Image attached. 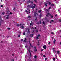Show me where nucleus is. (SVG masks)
<instances>
[{"instance_id": "nucleus-1", "label": "nucleus", "mask_w": 61, "mask_h": 61, "mask_svg": "<svg viewBox=\"0 0 61 61\" xmlns=\"http://www.w3.org/2000/svg\"><path fill=\"white\" fill-rule=\"evenodd\" d=\"M35 6L32 7L31 6V5H28L27 8V9L29 10L30 9V8H32L33 9H34V8H35Z\"/></svg>"}, {"instance_id": "nucleus-2", "label": "nucleus", "mask_w": 61, "mask_h": 61, "mask_svg": "<svg viewBox=\"0 0 61 61\" xmlns=\"http://www.w3.org/2000/svg\"><path fill=\"white\" fill-rule=\"evenodd\" d=\"M24 24L22 25L21 24H20V25H19V24H17V26H21V25H22V26H23V25H24Z\"/></svg>"}, {"instance_id": "nucleus-3", "label": "nucleus", "mask_w": 61, "mask_h": 61, "mask_svg": "<svg viewBox=\"0 0 61 61\" xmlns=\"http://www.w3.org/2000/svg\"><path fill=\"white\" fill-rule=\"evenodd\" d=\"M29 42L30 44V46H31L32 47H33V46H32V44L30 43V40L29 41Z\"/></svg>"}, {"instance_id": "nucleus-4", "label": "nucleus", "mask_w": 61, "mask_h": 61, "mask_svg": "<svg viewBox=\"0 0 61 61\" xmlns=\"http://www.w3.org/2000/svg\"><path fill=\"white\" fill-rule=\"evenodd\" d=\"M43 48H44V49H46V46L45 45L44 46H43Z\"/></svg>"}, {"instance_id": "nucleus-5", "label": "nucleus", "mask_w": 61, "mask_h": 61, "mask_svg": "<svg viewBox=\"0 0 61 61\" xmlns=\"http://www.w3.org/2000/svg\"><path fill=\"white\" fill-rule=\"evenodd\" d=\"M36 15H38V14H37V13H35L34 14V16H36Z\"/></svg>"}, {"instance_id": "nucleus-6", "label": "nucleus", "mask_w": 61, "mask_h": 61, "mask_svg": "<svg viewBox=\"0 0 61 61\" xmlns=\"http://www.w3.org/2000/svg\"><path fill=\"white\" fill-rule=\"evenodd\" d=\"M57 53L58 55L60 54V51H57Z\"/></svg>"}, {"instance_id": "nucleus-7", "label": "nucleus", "mask_w": 61, "mask_h": 61, "mask_svg": "<svg viewBox=\"0 0 61 61\" xmlns=\"http://www.w3.org/2000/svg\"><path fill=\"white\" fill-rule=\"evenodd\" d=\"M27 29H28V31L29 33V34L30 33V31H29V30H30V29L29 28H27Z\"/></svg>"}, {"instance_id": "nucleus-8", "label": "nucleus", "mask_w": 61, "mask_h": 61, "mask_svg": "<svg viewBox=\"0 0 61 61\" xmlns=\"http://www.w3.org/2000/svg\"><path fill=\"white\" fill-rule=\"evenodd\" d=\"M34 57L35 59L37 58V56L36 55H35Z\"/></svg>"}, {"instance_id": "nucleus-9", "label": "nucleus", "mask_w": 61, "mask_h": 61, "mask_svg": "<svg viewBox=\"0 0 61 61\" xmlns=\"http://www.w3.org/2000/svg\"><path fill=\"white\" fill-rule=\"evenodd\" d=\"M56 41V39H54V40L53 41V43L54 44H55Z\"/></svg>"}, {"instance_id": "nucleus-10", "label": "nucleus", "mask_w": 61, "mask_h": 61, "mask_svg": "<svg viewBox=\"0 0 61 61\" xmlns=\"http://www.w3.org/2000/svg\"><path fill=\"white\" fill-rule=\"evenodd\" d=\"M39 16L40 17H41V16H42V13H40V14L39 15Z\"/></svg>"}, {"instance_id": "nucleus-11", "label": "nucleus", "mask_w": 61, "mask_h": 61, "mask_svg": "<svg viewBox=\"0 0 61 61\" xmlns=\"http://www.w3.org/2000/svg\"><path fill=\"white\" fill-rule=\"evenodd\" d=\"M25 12H26L27 14H28V11H27V10H26Z\"/></svg>"}, {"instance_id": "nucleus-12", "label": "nucleus", "mask_w": 61, "mask_h": 61, "mask_svg": "<svg viewBox=\"0 0 61 61\" xmlns=\"http://www.w3.org/2000/svg\"><path fill=\"white\" fill-rule=\"evenodd\" d=\"M34 36V35L33 34H32L30 35V36L31 37H33Z\"/></svg>"}, {"instance_id": "nucleus-13", "label": "nucleus", "mask_w": 61, "mask_h": 61, "mask_svg": "<svg viewBox=\"0 0 61 61\" xmlns=\"http://www.w3.org/2000/svg\"><path fill=\"white\" fill-rule=\"evenodd\" d=\"M41 12H42V10H41L38 11V12L40 13H41Z\"/></svg>"}, {"instance_id": "nucleus-14", "label": "nucleus", "mask_w": 61, "mask_h": 61, "mask_svg": "<svg viewBox=\"0 0 61 61\" xmlns=\"http://www.w3.org/2000/svg\"><path fill=\"white\" fill-rule=\"evenodd\" d=\"M48 4V3H45V6L46 7L47 6V5Z\"/></svg>"}, {"instance_id": "nucleus-15", "label": "nucleus", "mask_w": 61, "mask_h": 61, "mask_svg": "<svg viewBox=\"0 0 61 61\" xmlns=\"http://www.w3.org/2000/svg\"><path fill=\"white\" fill-rule=\"evenodd\" d=\"M27 2V3H31V1L30 0H28Z\"/></svg>"}, {"instance_id": "nucleus-16", "label": "nucleus", "mask_w": 61, "mask_h": 61, "mask_svg": "<svg viewBox=\"0 0 61 61\" xmlns=\"http://www.w3.org/2000/svg\"><path fill=\"white\" fill-rule=\"evenodd\" d=\"M30 57H31V56H32V54H31V53H30Z\"/></svg>"}, {"instance_id": "nucleus-17", "label": "nucleus", "mask_w": 61, "mask_h": 61, "mask_svg": "<svg viewBox=\"0 0 61 61\" xmlns=\"http://www.w3.org/2000/svg\"><path fill=\"white\" fill-rule=\"evenodd\" d=\"M34 51L35 52H36V51H37V49L35 50H34Z\"/></svg>"}, {"instance_id": "nucleus-18", "label": "nucleus", "mask_w": 61, "mask_h": 61, "mask_svg": "<svg viewBox=\"0 0 61 61\" xmlns=\"http://www.w3.org/2000/svg\"><path fill=\"white\" fill-rule=\"evenodd\" d=\"M12 14V12H10V14H9V15H10L11 14Z\"/></svg>"}, {"instance_id": "nucleus-19", "label": "nucleus", "mask_w": 61, "mask_h": 61, "mask_svg": "<svg viewBox=\"0 0 61 61\" xmlns=\"http://www.w3.org/2000/svg\"><path fill=\"white\" fill-rule=\"evenodd\" d=\"M31 16H29L28 17V18H31Z\"/></svg>"}, {"instance_id": "nucleus-20", "label": "nucleus", "mask_w": 61, "mask_h": 61, "mask_svg": "<svg viewBox=\"0 0 61 61\" xmlns=\"http://www.w3.org/2000/svg\"><path fill=\"white\" fill-rule=\"evenodd\" d=\"M55 5H54V4H52L51 5V6H54Z\"/></svg>"}, {"instance_id": "nucleus-21", "label": "nucleus", "mask_w": 61, "mask_h": 61, "mask_svg": "<svg viewBox=\"0 0 61 61\" xmlns=\"http://www.w3.org/2000/svg\"><path fill=\"white\" fill-rule=\"evenodd\" d=\"M5 12H3L2 13V14H3V15L5 14Z\"/></svg>"}, {"instance_id": "nucleus-22", "label": "nucleus", "mask_w": 61, "mask_h": 61, "mask_svg": "<svg viewBox=\"0 0 61 61\" xmlns=\"http://www.w3.org/2000/svg\"><path fill=\"white\" fill-rule=\"evenodd\" d=\"M53 60L54 61H55V60H56V59L55 58H53Z\"/></svg>"}, {"instance_id": "nucleus-23", "label": "nucleus", "mask_w": 61, "mask_h": 61, "mask_svg": "<svg viewBox=\"0 0 61 61\" xmlns=\"http://www.w3.org/2000/svg\"><path fill=\"white\" fill-rule=\"evenodd\" d=\"M51 34H52V35H54V33L53 32H52L51 33Z\"/></svg>"}, {"instance_id": "nucleus-24", "label": "nucleus", "mask_w": 61, "mask_h": 61, "mask_svg": "<svg viewBox=\"0 0 61 61\" xmlns=\"http://www.w3.org/2000/svg\"><path fill=\"white\" fill-rule=\"evenodd\" d=\"M32 28L33 29H36V28H35V27H32Z\"/></svg>"}, {"instance_id": "nucleus-25", "label": "nucleus", "mask_w": 61, "mask_h": 61, "mask_svg": "<svg viewBox=\"0 0 61 61\" xmlns=\"http://www.w3.org/2000/svg\"><path fill=\"white\" fill-rule=\"evenodd\" d=\"M34 1H35L36 3H37V1L36 0H34Z\"/></svg>"}, {"instance_id": "nucleus-26", "label": "nucleus", "mask_w": 61, "mask_h": 61, "mask_svg": "<svg viewBox=\"0 0 61 61\" xmlns=\"http://www.w3.org/2000/svg\"><path fill=\"white\" fill-rule=\"evenodd\" d=\"M21 27H22V28L23 29H24V26H21Z\"/></svg>"}, {"instance_id": "nucleus-27", "label": "nucleus", "mask_w": 61, "mask_h": 61, "mask_svg": "<svg viewBox=\"0 0 61 61\" xmlns=\"http://www.w3.org/2000/svg\"><path fill=\"white\" fill-rule=\"evenodd\" d=\"M13 10H14V11H15V8L14 7L13 9Z\"/></svg>"}, {"instance_id": "nucleus-28", "label": "nucleus", "mask_w": 61, "mask_h": 61, "mask_svg": "<svg viewBox=\"0 0 61 61\" xmlns=\"http://www.w3.org/2000/svg\"><path fill=\"white\" fill-rule=\"evenodd\" d=\"M23 35H25V32H24V33H23Z\"/></svg>"}, {"instance_id": "nucleus-29", "label": "nucleus", "mask_w": 61, "mask_h": 61, "mask_svg": "<svg viewBox=\"0 0 61 61\" xmlns=\"http://www.w3.org/2000/svg\"><path fill=\"white\" fill-rule=\"evenodd\" d=\"M8 29L9 30H10L11 29V28H8Z\"/></svg>"}, {"instance_id": "nucleus-30", "label": "nucleus", "mask_w": 61, "mask_h": 61, "mask_svg": "<svg viewBox=\"0 0 61 61\" xmlns=\"http://www.w3.org/2000/svg\"><path fill=\"white\" fill-rule=\"evenodd\" d=\"M46 55H43V57H46Z\"/></svg>"}, {"instance_id": "nucleus-31", "label": "nucleus", "mask_w": 61, "mask_h": 61, "mask_svg": "<svg viewBox=\"0 0 61 61\" xmlns=\"http://www.w3.org/2000/svg\"><path fill=\"white\" fill-rule=\"evenodd\" d=\"M57 16V14H56L55 15V17H56V16Z\"/></svg>"}, {"instance_id": "nucleus-32", "label": "nucleus", "mask_w": 61, "mask_h": 61, "mask_svg": "<svg viewBox=\"0 0 61 61\" xmlns=\"http://www.w3.org/2000/svg\"><path fill=\"white\" fill-rule=\"evenodd\" d=\"M3 6H4L3 5H1V7H3Z\"/></svg>"}, {"instance_id": "nucleus-33", "label": "nucleus", "mask_w": 61, "mask_h": 61, "mask_svg": "<svg viewBox=\"0 0 61 61\" xmlns=\"http://www.w3.org/2000/svg\"><path fill=\"white\" fill-rule=\"evenodd\" d=\"M6 16H7V17H8L9 16V15H6Z\"/></svg>"}, {"instance_id": "nucleus-34", "label": "nucleus", "mask_w": 61, "mask_h": 61, "mask_svg": "<svg viewBox=\"0 0 61 61\" xmlns=\"http://www.w3.org/2000/svg\"><path fill=\"white\" fill-rule=\"evenodd\" d=\"M41 52H43V49H42L41 50Z\"/></svg>"}, {"instance_id": "nucleus-35", "label": "nucleus", "mask_w": 61, "mask_h": 61, "mask_svg": "<svg viewBox=\"0 0 61 61\" xmlns=\"http://www.w3.org/2000/svg\"><path fill=\"white\" fill-rule=\"evenodd\" d=\"M51 21L52 22H54V20H51Z\"/></svg>"}, {"instance_id": "nucleus-36", "label": "nucleus", "mask_w": 61, "mask_h": 61, "mask_svg": "<svg viewBox=\"0 0 61 61\" xmlns=\"http://www.w3.org/2000/svg\"><path fill=\"white\" fill-rule=\"evenodd\" d=\"M28 11H29V12H28V13H30V10H29Z\"/></svg>"}, {"instance_id": "nucleus-37", "label": "nucleus", "mask_w": 61, "mask_h": 61, "mask_svg": "<svg viewBox=\"0 0 61 61\" xmlns=\"http://www.w3.org/2000/svg\"><path fill=\"white\" fill-rule=\"evenodd\" d=\"M6 19H9V18L8 17H6Z\"/></svg>"}, {"instance_id": "nucleus-38", "label": "nucleus", "mask_w": 61, "mask_h": 61, "mask_svg": "<svg viewBox=\"0 0 61 61\" xmlns=\"http://www.w3.org/2000/svg\"><path fill=\"white\" fill-rule=\"evenodd\" d=\"M23 42H26V40H24V41Z\"/></svg>"}, {"instance_id": "nucleus-39", "label": "nucleus", "mask_w": 61, "mask_h": 61, "mask_svg": "<svg viewBox=\"0 0 61 61\" xmlns=\"http://www.w3.org/2000/svg\"><path fill=\"white\" fill-rule=\"evenodd\" d=\"M51 18H53V15H51Z\"/></svg>"}, {"instance_id": "nucleus-40", "label": "nucleus", "mask_w": 61, "mask_h": 61, "mask_svg": "<svg viewBox=\"0 0 61 61\" xmlns=\"http://www.w3.org/2000/svg\"><path fill=\"white\" fill-rule=\"evenodd\" d=\"M39 22L40 24H41V21H40Z\"/></svg>"}, {"instance_id": "nucleus-41", "label": "nucleus", "mask_w": 61, "mask_h": 61, "mask_svg": "<svg viewBox=\"0 0 61 61\" xmlns=\"http://www.w3.org/2000/svg\"><path fill=\"white\" fill-rule=\"evenodd\" d=\"M36 38L38 39H39V38H38V37L37 36L36 37Z\"/></svg>"}, {"instance_id": "nucleus-42", "label": "nucleus", "mask_w": 61, "mask_h": 61, "mask_svg": "<svg viewBox=\"0 0 61 61\" xmlns=\"http://www.w3.org/2000/svg\"><path fill=\"white\" fill-rule=\"evenodd\" d=\"M1 22L0 21V26H1Z\"/></svg>"}, {"instance_id": "nucleus-43", "label": "nucleus", "mask_w": 61, "mask_h": 61, "mask_svg": "<svg viewBox=\"0 0 61 61\" xmlns=\"http://www.w3.org/2000/svg\"><path fill=\"white\" fill-rule=\"evenodd\" d=\"M43 24L44 25H45V22H44L43 21Z\"/></svg>"}, {"instance_id": "nucleus-44", "label": "nucleus", "mask_w": 61, "mask_h": 61, "mask_svg": "<svg viewBox=\"0 0 61 61\" xmlns=\"http://www.w3.org/2000/svg\"><path fill=\"white\" fill-rule=\"evenodd\" d=\"M49 5H51V3L50 2H49Z\"/></svg>"}, {"instance_id": "nucleus-45", "label": "nucleus", "mask_w": 61, "mask_h": 61, "mask_svg": "<svg viewBox=\"0 0 61 61\" xmlns=\"http://www.w3.org/2000/svg\"><path fill=\"white\" fill-rule=\"evenodd\" d=\"M43 56V54H42V53L41 54V56Z\"/></svg>"}, {"instance_id": "nucleus-46", "label": "nucleus", "mask_w": 61, "mask_h": 61, "mask_svg": "<svg viewBox=\"0 0 61 61\" xmlns=\"http://www.w3.org/2000/svg\"><path fill=\"white\" fill-rule=\"evenodd\" d=\"M46 16H47V17H48L49 16L48 15H46Z\"/></svg>"}, {"instance_id": "nucleus-47", "label": "nucleus", "mask_w": 61, "mask_h": 61, "mask_svg": "<svg viewBox=\"0 0 61 61\" xmlns=\"http://www.w3.org/2000/svg\"><path fill=\"white\" fill-rule=\"evenodd\" d=\"M2 36V37H5V36H4V35H3Z\"/></svg>"}, {"instance_id": "nucleus-48", "label": "nucleus", "mask_w": 61, "mask_h": 61, "mask_svg": "<svg viewBox=\"0 0 61 61\" xmlns=\"http://www.w3.org/2000/svg\"><path fill=\"white\" fill-rule=\"evenodd\" d=\"M59 21L60 22H61V20H59Z\"/></svg>"}, {"instance_id": "nucleus-49", "label": "nucleus", "mask_w": 61, "mask_h": 61, "mask_svg": "<svg viewBox=\"0 0 61 61\" xmlns=\"http://www.w3.org/2000/svg\"><path fill=\"white\" fill-rule=\"evenodd\" d=\"M36 20H37V18H36L35 19V21H36Z\"/></svg>"}, {"instance_id": "nucleus-50", "label": "nucleus", "mask_w": 61, "mask_h": 61, "mask_svg": "<svg viewBox=\"0 0 61 61\" xmlns=\"http://www.w3.org/2000/svg\"><path fill=\"white\" fill-rule=\"evenodd\" d=\"M7 13H6V14H8V13H9V12H8V11H7Z\"/></svg>"}, {"instance_id": "nucleus-51", "label": "nucleus", "mask_w": 61, "mask_h": 61, "mask_svg": "<svg viewBox=\"0 0 61 61\" xmlns=\"http://www.w3.org/2000/svg\"><path fill=\"white\" fill-rule=\"evenodd\" d=\"M40 36V35H38L37 36H38V37H39V36Z\"/></svg>"}, {"instance_id": "nucleus-52", "label": "nucleus", "mask_w": 61, "mask_h": 61, "mask_svg": "<svg viewBox=\"0 0 61 61\" xmlns=\"http://www.w3.org/2000/svg\"><path fill=\"white\" fill-rule=\"evenodd\" d=\"M45 59V60H47V58H46Z\"/></svg>"}, {"instance_id": "nucleus-53", "label": "nucleus", "mask_w": 61, "mask_h": 61, "mask_svg": "<svg viewBox=\"0 0 61 61\" xmlns=\"http://www.w3.org/2000/svg\"><path fill=\"white\" fill-rule=\"evenodd\" d=\"M36 32H38V30H36Z\"/></svg>"}, {"instance_id": "nucleus-54", "label": "nucleus", "mask_w": 61, "mask_h": 61, "mask_svg": "<svg viewBox=\"0 0 61 61\" xmlns=\"http://www.w3.org/2000/svg\"><path fill=\"white\" fill-rule=\"evenodd\" d=\"M18 37H20V35H19L18 36Z\"/></svg>"}, {"instance_id": "nucleus-55", "label": "nucleus", "mask_w": 61, "mask_h": 61, "mask_svg": "<svg viewBox=\"0 0 61 61\" xmlns=\"http://www.w3.org/2000/svg\"><path fill=\"white\" fill-rule=\"evenodd\" d=\"M34 6H35V7H36V4H34Z\"/></svg>"}, {"instance_id": "nucleus-56", "label": "nucleus", "mask_w": 61, "mask_h": 61, "mask_svg": "<svg viewBox=\"0 0 61 61\" xmlns=\"http://www.w3.org/2000/svg\"><path fill=\"white\" fill-rule=\"evenodd\" d=\"M34 48L35 49H36V47H34Z\"/></svg>"}, {"instance_id": "nucleus-57", "label": "nucleus", "mask_w": 61, "mask_h": 61, "mask_svg": "<svg viewBox=\"0 0 61 61\" xmlns=\"http://www.w3.org/2000/svg\"><path fill=\"white\" fill-rule=\"evenodd\" d=\"M54 52H55V53H56V51H54Z\"/></svg>"}, {"instance_id": "nucleus-58", "label": "nucleus", "mask_w": 61, "mask_h": 61, "mask_svg": "<svg viewBox=\"0 0 61 61\" xmlns=\"http://www.w3.org/2000/svg\"><path fill=\"white\" fill-rule=\"evenodd\" d=\"M37 24H39V22H38L37 23Z\"/></svg>"}, {"instance_id": "nucleus-59", "label": "nucleus", "mask_w": 61, "mask_h": 61, "mask_svg": "<svg viewBox=\"0 0 61 61\" xmlns=\"http://www.w3.org/2000/svg\"><path fill=\"white\" fill-rule=\"evenodd\" d=\"M49 9H51V7H49Z\"/></svg>"}, {"instance_id": "nucleus-60", "label": "nucleus", "mask_w": 61, "mask_h": 61, "mask_svg": "<svg viewBox=\"0 0 61 61\" xmlns=\"http://www.w3.org/2000/svg\"><path fill=\"white\" fill-rule=\"evenodd\" d=\"M49 26H50V27H51V25H49Z\"/></svg>"}, {"instance_id": "nucleus-61", "label": "nucleus", "mask_w": 61, "mask_h": 61, "mask_svg": "<svg viewBox=\"0 0 61 61\" xmlns=\"http://www.w3.org/2000/svg\"><path fill=\"white\" fill-rule=\"evenodd\" d=\"M41 30H39V31L40 32H41Z\"/></svg>"}, {"instance_id": "nucleus-62", "label": "nucleus", "mask_w": 61, "mask_h": 61, "mask_svg": "<svg viewBox=\"0 0 61 61\" xmlns=\"http://www.w3.org/2000/svg\"><path fill=\"white\" fill-rule=\"evenodd\" d=\"M12 55L13 56H14V54H12Z\"/></svg>"}, {"instance_id": "nucleus-63", "label": "nucleus", "mask_w": 61, "mask_h": 61, "mask_svg": "<svg viewBox=\"0 0 61 61\" xmlns=\"http://www.w3.org/2000/svg\"><path fill=\"white\" fill-rule=\"evenodd\" d=\"M26 40V38H25V40Z\"/></svg>"}, {"instance_id": "nucleus-64", "label": "nucleus", "mask_w": 61, "mask_h": 61, "mask_svg": "<svg viewBox=\"0 0 61 61\" xmlns=\"http://www.w3.org/2000/svg\"><path fill=\"white\" fill-rule=\"evenodd\" d=\"M60 45L61 46V42H60Z\"/></svg>"}]
</instances>
